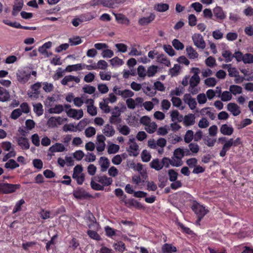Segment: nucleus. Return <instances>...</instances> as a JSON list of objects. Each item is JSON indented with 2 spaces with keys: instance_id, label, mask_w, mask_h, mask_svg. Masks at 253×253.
Instances as JSON below:
<instances>
[{
  "instance_id": "4",
  "label": "nucleus",
  "mask_w": 253,
  "mask_h": 253,
  "mask_svg": "<svg viewBox=\"0 0 253 253\" xmlns=\"http://www.w3.org/2000/svg\"><path fill=\"white\" fill-rule=\"evenodd\" d=\"M200 82V77L192 76L189 80V86L188 88V91L192 94L195 95L198 93L199 90L197 86Z\"/></svg>"
},
{
  "instance_id": "55",
  "label": "nucleus",
  "mask_w": 253,
  "mask_h": 253,
  "mask_svg": "<svg viewBox=\"0 0 253 253\" xmlns=\"http://www.w3.org/2000/svg\"><path fill=\"white\" fill-rule=\"evenodd\" d=\"M97 89L102 94L106 93L109 91L108 87L104 84H98L97 85Z\"/></svg>"
},
{
  "instance_id": "42",
  "label": "nucleus",
  "mask_w": 253,
  "mask_h": 253,
  "mask_svg": "<svg viewBox=\"0 0 253 253\" xmlns=\"http://www.w3.org/2000/svg\"><path fill=\"white\" fill-rule=\"evenodd\" d=\"M157 61L167 66H169L170 64L169 60L163 54L160 55L158 56Z\"/></svg>"
},
{
  "instance_id": "32",
  "label": "nucleus",
  "mask_w": 253,
  "mask_h": 253,
  "mask_svg": "<svg viewBox=\"0 0 253 253\" xmlns=\"http://www.w3.org/2000/svg\"><path fill=\"white\" fill-rule=\"evenodd\" d=\"M169 8V5L167 3H158L154 6V9L159 12H165Z\"/></svg>"
},
{
  "instance_id": "7",
  "label": "nucleus",
  "mask_w": 253,
  "mask_h": 253,
  "mask_svg": "<svg viewBox=\"0 0 253 253\" xmlns=\"http://www.w3.org/2000/svg\"><path fill=\"white\" fill-rule=\"evenodd\" d=\"M128 144H129V150L128 151L130 156H137L139 154L138 145L135 142L134 138H130Z\"/></svg>"
},
{
  "instance_id": "57",
  "label": "nucleus",
  "mask_w": 253,
  "mask_h": 253,
  "mask_svg": "<svg viewBox=\"0 0 253 253\" xmlns=\"http://www.w3.org/2000/svg\"><path fill=\"white\" fill-rule=\"evenodd\" d=\"M84 99V95H83L81 97H75L73 99L74 103L76 106L80 107L83 104Z\"/></svg>"
},
{
  "instance_id": "2",
  "label": "nucleus",
  "mask_w": 253,
  "mask_h": 253,
  "mask_svg": "<svg viewBox=\"0 0 253 253\" xmlns=\"http://www.w3.org/2000/svg\"><path fill=\"white\" fill-rule=\"evenodd\" d=\"M20 188L19 184H13L7 183H0V193L2 194H9L14 192Z\"/></svg>"
},
{
  "instance_id": "39",
  "label": "nucleus",
  "mask_w": 253,
  "mask_h": 253,
  "mask_svg": "<svg viewBox=\"0 0 253 253\" xmlns=\"http://www.w3.org/2000/svg\"><path fill=\"white\" fill-rule=\"evenodd\" d=\"M83 69L82 64H77L73 65H68L67 66L66 69H65V71L67 72H72L73 71H78L82 70Z\"/></svg>"
},
{
  "instance_id": "64",
  "label": "nucleus",
  "mask_w": 253,
  "mask_h": 253,
  "mask_svg": "<svg viewBox=\"0 0 253 253\" xmlns=\"http://www.w3.org/2000/svg\"><path fill=\"white\" fill-rule=\"evenodd\" d=\"M73 156L77 160L80 161L84 157V154L82 150H77L73 154Z\"/></svg>"
},
{
  "instance_id": "54",
  "label": "nucleus",
  "mask_w": 253,
  "mask_h": 253,
  "mask_svg": "<svg viewBox=\"0 0 253 253\" xmlns=\"http://www.w3.org/2000/svg\"><path fill=\"white\" fill-rule=\"evenodd\" d=\"M186 163L189 168H193L196 166L198 160L195 158H190L186 160Z\"/></svg>"
},
{
  "instance_id": "40",
  "label": "nucleus",
  "mask_w": 253,
  "mask_h": 253,
  "mask_svg": "<svg viewBox=\"0 0 253 253\" xmlns=\"http://www.w3.org/2000/svg\"><path fill=\"white\" fill-rule=\"evenodd\" d=\"M229 90L234 95H236L242 92V88L237 85H231L230 86Z\"/></svg>"
},
{
  "instance_id": "37",
  "label": "nucleus",
  "mask_w": 253,
  "mask_h": 253,
  "mask_svg": "<svg viewBox=\"0 0 253 253\" xmlns=\"http://www.w3.org/2000/svg\"><path fill=\"white\" fill-rule=\"evenodd\" d=\"M82 89L84 93L92 94L95 92L96 88L94 86H91L89 84H85L83 87Z\"/></svg>"
},
{
  "instance_id": "61",
  "label": "nucleus",
  "mask_w": 253,
  "mask_h": 253,
  "mask_svg": "<svg viewBox=\"0 0 253 253\" xmlns=\"http://www.w3.org/2000/svg\"><path fill=\"white\" fill-rule=\"evenodd\" d=\"M209 126V122L205 118H203L198 123V126L201 128H205Z\"/></svg>"
},
{
  "instance_id": "3",
  "label": "nucleus",
  "mask_w": 253,
  "mask_h": 253,
  "mask_svg": "<svg viewBox=\"0 0 253 253\" xmlns=\"http://www.w3.org/2000/svg\"><path fill=\"white\" fill-rule=\"evenodd\" d=\"M191 208L197 216L201 217H204L208 212L205 207L196 201H193Z\"/></svg>"
},
{
  "instance_id": "13",
  "label": "nucleus",
  "mask_w": 253,
  "mask_h": 253,
  "mask_svg": "<svg viewBox=\"0 0 253 253\" xmlns=\"http://www.w3.org/2000/svg\"><path fill=\"white\" fill-rule=\"evenodd\" d=\"M97 142H96V150L98 152H102L105 150V141L106 140L105 137L103 135H98L97 136Z\"/></svg>"
},
{
  "instance_id": "28",
  "label": "nucleus",
  "mask_w": 253,
  "mask_h": 253,
  "mask_svg": "<svg viewBox=\"0 0 253 253\" xmlns=\"http://www.w3.org/2000/svg\"><path fill=\"white\" fill-rule=\"evenodd\" d=\"M86 220L89 221L87 225L89 228H91L95 223H96V219L92 213L88 211L86 214Z\"/></svg>"
},
{
  "instance_id": "19",
  "label": "nucleus",
  "mask_w": 253,
  "mask_h": 253,
  "mask_svg": "<svg viewBox=\"0 0 253 253\" xmlns=\"http://www.w3.org/2000/svg\"><path fill=\"white\" fill-rule=\"evenodd\" d=\"M99 164L101 167V170L106 171L110 166V162L108 159L105 157L100 158Z\"/></svg>"
},
{
  "instance_id": "46",
  "label": "nucleus",
  "mask_w": 253,
  "mask_h": 253,
  "mask_svg": "<svg viewBox=\"0 0 253 253\" xmlns=\"http://www.w3.org/2000/svg\"><path fill=\"white\" fill-rule=\"evenodd\" d=\"M243 62L245 64L253 63V54L251 53H246L244 54Z\"/></svg>"
},
{
  "instance_id": "24",
  "label": "nucleus",
  "mask_w": 253,
  "mask_h": 253,
  "mask_svg": "<svg viewBox=\"0 0 253 253\" xmlns=\"http://www.w3.org/2000/svg\"><path fill=\"white\" fill-rule=\"evenodd\" d=\"M220 131L222 134L226 135H231L234 131L232 127L228 126L227 125H222L220 127Z\"/></svg>"
},
{
  "instance_id": "14",
  "label": "nucleus",
  "mask_w": 253,
  "mask_h": 253,
  "mask_svg": "<svg viewBox=\"0 0 253 253\" xmlns=\"http://www.w3.org/2000/svg\"><path fill=\"white\" fill-rule=\"evenodd\" d=\"M227 109L234 116H238L241 113L239 106L234 103H229L227 105Z\"/></svg>"
},
{
  "instance_id": "1",
  "label": "nucleus",
  "mask_w": 253,
  "mask_h": 253,
  "mask_svg": "<svg viewBox=\"0 0 253 253\" xmlns=\"http://www.w3.org/2000/svg\"><path fill=\"white\" fill-rule=\"evenodd\" d=\"M112 182V178L105 175H96L91 178L90 186L95 190H103L104 186L110 185Z\"/></svg>"
},
{
  "instance_id": "22",
  "label": "nucleus",
  "mask_w": 253,
  "mask_h": 253,
  "mask_svg": "<svg viewBox=\"0 0 253 253\" xmlns=\"http://www.w3.org/2000/svg\"><path fill=\"white\" fill-rule=\"evenodd\" d=\"M10 94L9 92L5 88L0 86V101L5 102L9 100Z\"/></svg>"
},
{
  "instance_id": "56",
  "label": "nucleus",
  "mask_w": 253,
  "mask_h": 253,
  "mask_svg": "<svg viewBox=\"0 0 253 253\" xmlns=\"http://www.w3.org/2000/svg\"><path fill=\"white\" fill-rule=\"evenodd\" d=\"M157 67L152 65L148 68L147 75L148 77H153L157 72Z\"/></svg>"
},
{
  "instance_id": "20",
  "label": "nucleus",
  "mask_w": 253,
  "mask_h": 253,
  "mask_svg": "<svg viewBox=\"0 0 253 253\" xmlns=\"http://www.w3.org/2000/svg\"><path fill=\"white\" fill-rule=\"evenodd\" d=\"M66 150V148L63 144L59 143H56L49 148V151L51 153L62 152Z\"/></svg>"
},
{
  "instance_id": "34",
  "label": "nucleus",
  "mask_w": 253,
  "mask_h": 253,
  "mask_svg": "<svg viewBox=\"0 0 253 253\" xmlns=\"http://www.w3.org/2000/svg\"><path fill=\"white\" fill-rule=\"evenodd\" d=\"M63 111V106L62 105H56L54 107L48 110L50 114H60Z\"/></svg>"
},
{
  "instance_id": "10",
  "label": "nucleus",
  "mask_w": 253,
  "mask_h": 253,
  "mask_svg": "<svg viewBox=\"0 0 253 253\" xmlns=\"http://www.w3.org/2000/svg\"><path fill=\"white\" fill-rule=\"evenodd\" d=\"M119 89V87L115 86L113 87V91L117 95H121L123 98L131 97L134 95V92L129 89H125L124 90H118L117 92V89Z\"/></svg>"
},
{
  "instance_id": "51",
  "label": "nucleus",
  "mask_w": 253,
  "mask_h": 253,
  "mask_svg": "<svg viewBox=\"0 0 253 253\" xmlns=\"http://www.w3.org/2000/svg\"><path fill=\"white\" fill-rule=\"evenodd\" d=\"M220 97L222 101H228L231 99L232 94L229 91H225L222 92Z\"/></svg>"
},
{
  "instance_id": "52",
  "label": "nucleus",
  "mask_w": 253,
  "mask_h": 253,
  "mask_svg": "<svg viewBox=\"0 0 253 253\" xmlns=\"http://www.w3.org/2000/svg\"><path fill=\"white\" fill-rule=\"evenodd\" d=\"M43 89L46 92H50L53 90L54 86L51 83L43 82L42 84Z\"/></svg>"
},
{
  "instance_id": "12",
  "label": "nucleus",
  "mask_w": 253,
  "mask_h": 253,
  "mask_svg": "<svg viewBox=\"0 0 253 253\" xmlns=\"http://www.w3.org/2000/svg\"><path fill=\"white\" fill-rule=\"evenodd\" d=\"M183 101L187 104L191 110L194 109L196 107L197 102L196 99L192 98L190 94H185L183 96Z\"/></svg>"
},
{
  "instance_id": "31",
  "label": "nucleus",
  "mask_w": 253,
  "mask_h": 253,
  "mask_svg": "<svg viewBox=\"0 0 253 253\" xmlns=\"http://www.w3.org/2000/svg\"><path fill=\"white\" fill-rule=\"evenodd\" d=\"M33 108L34 111L37 116H40L43 114V109L42 108V105L41 103L33 104Z\"/></svg>"
},
{
  "instance_id": "45",
  "label": "nucleus",
  "mask_w": 253,
  "mask_h": 253,
  "mask_svg": "<svg viewBox=\"0 0 253 253\" xmlns=\"http://www.w3.org/2000/svg\"><path fill=\"white\" fill-rule=\"evenodd\" d=\"M95 17V15L91 12L83 14L81 15V18L83 21H87L94 19Z\"/></svg>"
},
{
  "instance_id": "25",
  "label": "nucleus",
  "mask_w": 253,
  "mask_h": 253,
  "mask_svg": "<svg viewBox=\"0 0 253 253\" xmlns=\"http://www.w3.org/2000/svg\"><path fill=\"white\" fill-rule=\"evenodd\" d=\"M103 133L106 136L110 137L114 135L115 133V130H114L113 127L112 126L107 124L104 126L103 129Z\"/></svg>"
},
{
  "instance_id": "36",
  "label": "nucleus",
  "mask_w": 253,
  "mask_h": 253,
  "mask_svg": "<svg viewBox=\"0 0 253 253\" xmlns=\"http://www.w3.org/2000/svg\"><path fill=\"white\" fill-rule=\"evenodd\" d=\"M4 167L6 169H12L19 167V165L14 160L10 159L5 164Z\"/></svg>"
},
{
  "instance_id": "18",
  "label": "nucleus",
  "mask_w": 253,
  "mask_h": 253,
  "mask_svg": "<svg viewBox=\"0 0 253 253\" xmlns=\"http://www.w3.org/2000/svg\"><path fill=\"white\" fill-rule=\"evenodd\" d=\"M23 6V0H15L14 2V4L13 7L12 14L13 16H16L18 13V12L21 10Z\"/></svg>"
},
{
  "instance_id": "47",
  "label": "nucleus",
  "mask_w": 253,
  "mask_h": 253,
  "mask_svg": "<svg viewBox=\"0 0 253 253\" xmlns=\"http://www.w3.org/2000/svg\"><path fill=\"white\" fill-rule=\"evenodd\" d=\"M168 175L170 181H175L177 179L178 173L172 169L168 170Z\"/></svg>"
},
{
  "instance_id": "49",
  "label": "nucleus",
  "mask_w": 253,
  "mask_h": 253,
  "mask_svg": "<svg viewBox=\"0 0 253 253\" xmlns=\"http://www.w3.org/2000/svg\"><path fill=\"white\" fill-rule=\"evenodd\" d=\"M203 141L209 147H212L214 146L216 142V139H212L209 136H207L203 138Z\"/></svg>"
},
{
  "instance_id": "35",
  "label": "nucleus",
  "mask_w": 253,
  "mask_h": 253,
  "mask_svg": "<svg viewBox=\"0 0 253 253\" xmlns=\"http://www.w3.org/2000/svg\"><path fill=\"white\" fill-rule=\"evenodd\" d=\"M124 202H125V205L128 207H130L131 206H133L136 208L142 207L141 204L134 199H131L128 201H124Z\"/></svg>"
},
{
  "instance_id": "30",
  "label": "nucleus",
  "mask_w": 253,
  "mask_h": 253,
  "mask_svg": "<svg viewBox=\"0 0 253 253\" xmlns=\"http://www.w3.org/2000/svg\"><path fill=\"white\" fill-rule=\"evenodd\" d=\"M157 128V124L154 122H150V124L148 125V126H145V129L146 131L149 133H154Z\"/></svg>"
},
{
  "instance_id": "50",
  "label": "nucleus",
  "mask_w": 253,
  "mask_h": 253,
  "mask_svg": "<svg viewBox=\"0 0 253 253\" xmlns=\"http://www.w3.org/2000/svg\"><path fill=\"white\" fill-rule=\"evenodd\" d=\"M172 44L176 50H182L184 47V44L177 39L173 40Z\"/></svg>"
},
{
  "instance_id": "11",
  "label": "nucleus",
  "mask_w": 253,
  "mask_h": 253,
  "mask_svg": "<svg viewBox=\"0 0 253 253\" xmlns=\"http://www.w3.org/2000/svg\"><path fill=\"white\" fill-rule=\"evenodd\" d=\"M15 139L18 145L22 150H28L30 148V143L29 140L24 137H17Z\"/></svg>"
},
{
  "instance_id": "5",
  "label": "nucleus",
  "mask_w": 253,
  "mask_h": 253,
  "mask_svg": "<svg viewBox=\"0 0 253 253\" xmlns=\"http://www.w3.org/2000/svg\"><path fill=\"white\" fill-rule=\"evenodd\" d=\"M194 45L199 48L202 49L206 47V42H205L203 36L200 34H194L192 37Z\"/></svg>"
},
{
  "instance_id": "62",
  "label": "nucleus",
  "mask_w": 253,
  "mask_h": 253,
  "mask_svg": "<svg viewBox=\"0 0 253 253\" xmlns=\"http://www.w3.org/2000/svg\"><path fill=\"white\" fill-rule=\"evenodd\" d=\"M88 235L91 238L97 241L100 240V237L98 234L93 230H88L87 232Z\"/></svg>"
},
{
  "instance_id": "33",
  "label": "nucleus",
  "mask_w": 253,
  "mask_h": 253,
  "mask_svg": "<svg viewBox=\"0 0 253 253\" xmlns=\"http://www.w3.org/2000/svg\"><path fill=\"white\" fill-rule=\"evenodd\" d=\"M169 250H171L173 253L177 251L176 248L173 246L171 244H165L162 248V253H167L169 252Z\"/></svg>"
},
{
  "instance_id": "17",
  "label": "nucleus",
  "mask_w": 253,
  "mask_h": 253,
  "mask_svg": "<svg viewBox=\"0 0 253 253\" xmlns=\"http://www.w3.org/2000/svg\"><path fill=\"white\" fill-rule=\"evenodd\" d=\"M213 15L216 18L219 20H223L225 18L226 15L222 8L220 6H216L213 9Z\"/></svg>"
},
{
  "instance_id": "21",
  "label": "nucleus",
  "mask_w": 253,
  "mask_h": 253,
  "mask_svg": "<svg viewBox=\"0 0 253 253\" xmlns=\"http://www.w3.org/2000/svg\"><path fill=\"white\" fill-rule=\"evenodd\" d=\"M75 81L76 83L80 82V79L78 77L72 75L66 76L61 81V84L63 85H67L69 82Z\"/></svg>"
},
{
  "instance_id": "9",
  "label": "nucleus",
  "mask_w": 253,
  "mask_h": 253,
  "mask_svg": "<svg viewBox=\"0 0 253 253\" xmlns=\"http://www.w3.org/2000/svg\"><path fill=\"white\" fill-rule=\"evenodd\" d=\"M66 112L68 117L79 120L83 117L84 113L82 109L77 110L74 109H70L66 110Z\"/></svg>"
},
{
  "instance_id": "60",
  "label": "nucleus",
  "mask_w": 253,
  "mask_h": 253,
  "mask_svg": "<svg viewBox=\"0 0 253 253\" xmlns=\"http://www.w3.org/2000/svg\"><path fill=\"white\" fill-rule=\"evenodd\" d=\"M22 115V111L20 109L14 110L10 115V118L13 120H16Z\"/></svg>"
},
{
  "instance_id": "38",
  "label": "nucleus",
  "mask_w": 253,
  "mask_h": 253,
  "mask_svg": "<svg viewBox=\"0 0 253 253\" xmlns=\"http://www.w3.org/2000/svg\"><path fill=\"white\" fill-rule=\"evenodd\" d=\"M171 166L172 167H179L183 165V161L179 158H177L173 156L170 159Z\"/></svg>"
},
{
  "instance_id": "29",
  "label": "nucleus",
  "mask_w": 253,
  "mask_h": 253,
  "mask_svg": "<svg viewBox=\"0 0 253 253\" xmlns=\"http://www.w3.org/2000/svg\"><path fill=\"white\" fill-rule=\"evenodd\" d=\"M194 139V132L192 130H188L184 136V141L186 143H190Z\"/></svg>"
},
{
  "instance_id": "43",
  "label": "nucleus",
  "mask_w": 253,
  "mask_h": 253,
  "mask_svg": "<svg viewBox=\"0 0 253 253\" xmlns=\"http://www.w3.org/2000/svg\"><path fill=\"white\" fill-rule=\"evenodd\" d=\"M117 128L119 130L120 132L124 135H127L130 132V128L126 125L121 126V125H120L117 127Z\"/></svg>"
},
{
  "instance_id": "23",
  "label": "nucleus",
  "mask_w": 253,
  "mask_h": 253,
  "mask_svg": "<svg viewBox=\"0 0 253 253\" xmlns=\"http://www.w3.org/2000/svg\"><path fill=\"white\" fill-rule=\"evenodd\" d=\"M130 167L134 170L138 171L143 177L146 176V173L143 170V165L140 163L136 164L134 163H132L130 164Z\"/></svg>"
},
{
  "instance_id": "41",
  "label": "nucleus",
  "mask_w": 253,
  "mask_h": 253,
  "mask_svg": "<svg viewBox=\"0 0 253 253\" xmlns=\"http://www.w3.org/2000/svg\"><path fill=\"white\" fill-rule=\"evenodd\" d=\"M188 147L191 152L193 154H197L200 150V147L196 143L190 142L188 143Z\"/></svg>"
},
{
  "instance_id": "6",
  "label": "nucleus",
  "mask_w": 253,
  "mask_h": 253,
  "mask_svg": "<svg viewBox=\"0 0 253 253\" xmlns=\"http://www.w3.org/2000/svg\"><path fill=\"white\" fill-rule=\"evenodd\" d=\"M31 77L30 73L21 70H18L16 73L17 81L21 84H24L27 83Z\"/></svg>"
},
{
  "instance_id": "53",
  "label": "nucleus",
  "mask_w": 253,
  "mask_h": 253,
  "mask_svg": "<svg viewBox=\"0 0 253 253\" xmlns=\"http://www.w3.org/2000/svg\"><path fill=\"white\" fill-rule=\"evenodd\" d=\"M151 158L150 154L146 150H144L141 153V158L143 162H148Z\"/></svg>"
},
{
  "instance_id": "63",
  "label": "nucleus",
  "mask_w": 253,
  "mask_h": 253,
  "mask_svg": "<svg viewBox=\"0 0 253 253\" xmlns=\"http://www.w3.org/2000/svg\"><path fill=\"white\" fill-rule=\"evenodd\" d=\"M205 63L207 66L210 67H213L216 65V61L215 59L212 56H210L205 60Z\"/></svg>"
},
{
  "instance_id": "58",
  "label": "nucleus",
  "mask_w": 253,
  "mask_h": 253,
  "mask_svg": "<svg viewBox=\"0 0 253 253\" xmlns=\"http://www.w3.org/2000/svg\"><path fill=\"white\" fill-rule=\"evenodd\" d=\"M96 69H100L105 70L108 67V63L104 60H100L98 61L97 64H96Z\"/></svg>"
},
{
  "instance_id": "27",
  "label": "nucleus",
  "mask_w": 253,
  "mask_h": 253,
  "mask_svg": "<svg viewBox=\"0 0 253 253\" xmlns=\"http://www.w3.org/2000/svg\"><path fill=\"white\" fill-rule=\"evenodd\" d=\"M150 166L151 168L154 169L156 170H160L163 169L162 163L159 159L153 160L150 163Z\"/></svg>"
},
{
  "instance_id": "15",
  "label": "nucleus",
  "mask_w": 253,
  "mask_h": 253,
  "mask_svg": "<svg viewBox=\"0 0 253 253\" xmlns=\"http://www.w3.org/2000/svg\"><path fill=\"white\" fill-rule=\"evenodd\" d=\"M155 18V15L151 13L148 17H143L138 20V24L141 26L147 25L152 22Z\"/></svg>"
},
{
  "instance_id": "48",
  "label": "nucleus",
  "mask_w": 253,
  "mask_h": 253,
  "mask_svg": "<svg viewBox=\"0 0 253 253\" xmlns=\"http://www.w3.org/2000/svg\"><path fill=\"white\" fill-rule=\"evenodd\" d=\"M222 55L225 58V61L226 62H229L232 61L233 58L232 53L228 50H224L222 53Z\"/></svg>"
},
{
  "instance_id": "16",
  "label": "nucleus",
  "mask_w": 253,
  "mask_h": 253,
  "mask_svg": "<svg viewBox=\"0 0 253 253\" xmlns=\"http://www.w3.org/2000/svg\"><path fill=\"white\" fill-rule=\"evenodd\" d=\"M195 123V116L194 114H189L184 117L183 124L187 126L193 125Z\"/></svg>"
},
{
  "instance_id": "59",
  "label": "nucleus",
  "mask_w": 253,
  "mask_h": 253,
  "mask_svg": "<svg viewBox=\"0 0 253 253\" xmlns=\"http://www.w3.org/2000/svg\"><path fill=\"white\" fill-rule=\"evenodd\" d=\"M216 83V81L214 78H209L205 80V84L210 87L214 86Z\"/></svg>"
},
{
  "instance_id": "44",
  "label": "nucleus",
  "mask_w": 253,
  "mask_h": 253,
  "mask_svg": "<svg viewBox=\"0 0 253 253\" xmlns=\"http://www.w3.org/2000/svg\"><path fill=\"white\" fill-rule=\"evenodd\" d=\"M120 149L118 145L115 144H111L108 147V153L109 154H115L117 153Z\"/></svg>"
},
{
  "instance_id": "26",
  "label": "nucleus",
  "mask_w": 253,
  "mask_h": 253,
  "mask_svg": "<svg viewBox=\"0 0 253 253\" xmlns=\"http://www.w3.org/2000/svg\"><path fill=\"white\" fill-rule=\"evenodd\" d=\"M186 51L188 57L190 59H195L198 57V53L191 46H187Z\"/></svg>"
},
{
  "instance_id": "8",
  "label": "nucleus",
  "mask_w": 253,
  "mask_h": 253,
  "mask_svg": "<svg viewBox=\"0 0 253 253\" xmlns=\"http://www.w3.org/2000/svg\"><path fill=\"white\" fill-rule=\"evenodd\" d=\"M73 194L78 199L90 198L92 196L82 188H78L74 190Z\"/></svg>"
}]
</instances>
